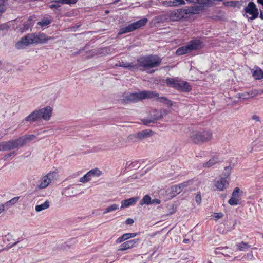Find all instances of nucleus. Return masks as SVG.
I'll use <instances>...</instances> for the list:
<instances>
[{"label":"nucleus","instance_id":"obj_1","mask_svg":"<svg viewBox=\"0 0 263 263\" xmlns=\"http://www.w3.org/2000/svg\"><path fill=\"white\" fill-rule=\"evenodd\" d=\"M159 94L155 91L150 90H144L138 92L130 93L128 92L125 96V98L123 99L124 103L137 102L139 101L157 98V99L161 102L165 103L169 105H172L171 101L164 97H158Z\"/></svg>","mask_w":263,"mask_h":263},{"label":"nucleus","instance_id":"obj_2","mask_svg":"<svg viewBox=\"0 0 263 263\" xmlns=\"http://www.w3.org/2000/svg\"><path fill=\"white\" fill-rule=\"evenodd\" d=\"M50 39L51 37H48L43 33H28L16 43L15 47L17 49H22L30 44L46 43Z\"/></svg>","mask_w":263,"mask_h":263},{"label":"nucleus","instance_id":"obj_3","mask_svg":"<svg viewBox=\"0 0 263 263\" xmlns=\"http://www.w3.org/2000/svg\"><path fill=\"white\" fill-rule=\"evenodd\" d=\"M137 61V67H139L140 70L153 73L155 70L151 69L158 67L161 63V59L158 55L151 54L141 57Z\"/></svg>","mask_w":263,"mask_h":263},{"label":"nucleus","instance_id":"obj_4","mask_svg":"<svg viewBox=\"0 0 263 263\" xmlns=\"http://www.w3.org/2000/svg\"><path fill=\"white\" fill-rule=\"evenodd\" d=\"M212 138V133L210 130H196L190 134L189 140L196 144H201L210 141Z\"/></svg>","mask_w":263,"mask_h":263},{"label":"nucleus","instance_id":"obj_5","mask_svg":"<svg viewBox=\"0 0 263 263\" xmlns=\"http://www.w3.org/2000/svg\"><path fill=\"white\" fill-rule=\"evenodd\" d=\"M202 42L200 40H192L187 45L182 46L177 49L176 53L178 55H183L190 53L193 50L199 49L202 47Z\"/></svg>","mask_w":263,"mask_h":263},{"label":"nucleus","instance_id":"obj_6","mask_svg":"<svg viewBox=\"0 0 263 263\" xmlns=\"http://www.w3.org/2000/svg\"><path fill=\"white\" fill-rule=\"evenodd\" d=\"M195 10L193 7L184 9H178L170 13V17L173 21H177L182 18L186 17V15L190 13H195Z\"/></svg>","mask_w":263,"mask_h":263},{"label":"nucleus","instance_id":"obj_7","mask_svg":"<svg viewBox=\"0 0 263 263\" xmlns=\"http://www.w3.org/2000/svg\"><path fill=\"white\" fill-rule=\"evenodd\" d=\"M147 21L148 20L147 18H144L134 22L128 25L127 26L121 28L118 33V34L121 35L132 32L134 30L144 26L147 23Z\"/></svg>","mask_w":263,"mask_h":263},{"label":"nucleus","instance_id":"obj_8","mask_svg":"<svg viewBox=\"0 0 263 263\" xmlns=\"http://www.w3.org/2000/svg\"><path fill=\"white\" fill-rule=\"evenodd\" d=\"M245 14L249 20H254L258 16V10L254 2H250L244 9Z\"/></svg>","mask_w":263,"mask_h":263},{"label":"nucleus","instance_id":"obj_9","mask_svg":"<svg viewBox=\"0 0 263 263\" xmlns=\"http://www.w3.org/2000/svg\"><path fill=\"white\" fill-rule=\"evenodd\" d=\"M55 174L54 172H49L47 175L42 177L39 181L37 187L40 190L46 188L54 178Z\"/></svg>","mask_w":263,"mask_h":263},{"label":"nucleus","instance_id":"obj_10","mask_svg":"<svg viewBox=\"0 0 263 263\" xmlns=\"http://www.w3.org/2000/svg\"><path fill=\"white\" fill-rule=\"evenodd\" d=\"M19 147L17 139L0 142V151H11Z\"/></svg>","mask_w":263,"mask_h":263},{"label":"nucleus","instance_id":"obj_11","mask_svg":"<svg viewBox=\"0 0 263 263\" xmlns=\"http://www.w3.org/2000/svg\"><path fill=\"white\" fill-rule=\"evenodd\" d=\"M102 172L97 168L92 169L88 172L82 177L80 178L79 181L82 183H86L90 181L92 177H99L101 175Z\"/></svg>","mask_w":263,"mask_h":263},{"label":"nucleus","instance_id":"obj_12","mask_svg":"<svg viewBox=\"0 0 263 263\" xmlns=\"http://www.w3.org/2000/svg\"><path fill=\"white\" fill-rule=\"evenodd\" d=\"M154 132L149 129H145L130 135L129 138H135L137 140H142L152 136Z\"/></svg>","mask_w":263,"mask_h":263},{"label":"nucleus","instance_id":"obj_13","mask_svg":"<svg viewBox=\"0 0 263 263\" xmlns=\"http://www.w3.org/2000/svg\"><path fill=\"white\" fill-rule=\"evenodd\" d=\"M41 119L45 121L50 120L52 113V109L50 106H47L40 109H37Z\"/></svg>","mask_w":263,"mask_h":263},{"label":"nucleus","instance_id":"obj_14","mask_svg":"<svg viewBox=\"0 0 263 263\" xmlns=\"http://www.w3.org/2000/svg\"><path fill=\"white\" fill-rule=\"evenodd\" d=\"M213 184L215 190L222 191L228 187L229 182L226 178L221 177L219 179L215 180Z\"/></svg>","mask_w":263,"mask_h":263},{"label":"nucleus","instance_id":"obj_15","mask_svg":"<svg viewBox=\"0 0 263 263\" xmlns=\"http://www.w3.org/2000/svg\"><path fill=\"white\" fill-rule=\"evenodd\" d=\"M139 240V239H135L128 240V241L123 243L122 244H121L119 246L118 250L124 251L127 250L128 249H131V248H133L134 247H137V246L138 245Z\"/></svg>","mask_w":263,"mask_h":263},{"label":"nucleus","instance_id":"obj_16","mask_svg":"<svg viewBox=\"0 0 263 263\" xmlns=\"http://www.w3.org/2000/svg\"><path fill=\"white\" fill-rule=\"evenodd\" d=\"M80 194V190L74 186H69L64 189L62 194L66 197H74Z\"/></svg>","mask_w":263,"mask_h":263},{"label":"nucleus","instance_id":"obj_17","mask_svg":"<svg viewBox=\"0 0 263 263\" xmlns=\"http://www.w3.org/2000/svg\"><path fill=\"white\" fill-rule=\"evenodd\" d=\"M240 189L238 187H235L232 194L231 198L229 200L228 203L231 205H236L238 204L240 195L239 194Z\"/></svg>","mask_w":263,"mask_h":263},{"label":"nucleus","instance_id":"obj_18","mask_svg":"<svg viewBox=\"0 0 263 263\" xmlns=\"http://www.w3.org/2000/svg\"><path fill=\"white\" fill-rule=\"evenodd\" d=\"M34 135H26L20 137L17 139L20 147L23 146L26 143L34 140L36 138Z\"/></svg>","mask_w":263,"mask_h":263},{"label":"nucleus","instance_id":"obj_19","mask_svg":"<svg viewBox=\"0 0 263 263\" xmlns=\"http://www.w3.org/2000/svg\"><path fill=\"white\" fill-rule=\"evenodd\" d=\"M40 119L37 109L34 110L25 118L26 121L35 122Z\"/></svg>","mask_w":263,"mask_h":263},{"label":"nucleus","instance_id":"obj_20","mask_svg":"<svg viewBox=\"0 0 263 263\" xmlns=\"http://www.w3.org/2000/svg\"><path fill=\"white\" fill-rule=\"evenodd\" d=\"M138 198L135 197L130 198L124 200L121 202V208H127L130 206L135 205L137 201Z\"/></svg>","mask_w":263,"mask_h":263},{"label":"nucleus","instance_id":"obj_21","mask_svg":"<svg viewBox=\"0 0 263 263\" xmlns=\"http://www.w3.org/2000/svg\"><path fill=\"white\" fill-rule=\"evenodd\" d=\"M34 24V21L30 17L26 21L23 25V27L20 28V31L22 32L26 31L29 30Z\"/></svg>","mask_w":263,"mask_h":263},{"label":"nucleus","instance_id":"obj_22","mask_svg":"<svg viewBox=\"0 0 263 263\" xmlns=\"http://www.w3.org/2000/svg\"><path fill=\"white\" fill-rule=\"evenodd\" d=\"M177 89L182 91H189L191 90V87L187 82L179 81Z\"/></svg>","mask_w":263,"mask_h":263},{"label":"nucleus","instance_id":"obj_23","mask_svg":"<svg viewBox=\"0 0 263 263\" xmlns=\"http://www.w3.org/2000/svg\"><path fill=\"white\" fill-rule=\"evenodd\" d=\"M254 78L256 80L263 79V71L259 67H256L251 70Z\"/></svg>","mask_w":263,"mask_h":263},{"label":"nucleus","instance_id":"obj_24","mask_svg":"<svg viewBox=\"0 0 263 263\" xmlns=\"http://www.w3.org/2000/svg\"><path fill=\"white\" fill-rule=\"evenodd\" d=\"M162 118V113L160 114L159 115L157 116V117H153V118H149L147 119H143L142 120V122L144 123V124L146 125H148L149 124L151 123H155L156 121L161 119Z\"/></svg>","mask_w":263,"mask_h":263},{"label":"nucleus","instance_id":"obj_25","mask_svg":"<svg viewBox=\"0 0 263 263\" xmlns=\"http://www.w3.org/2000/svg\"><path fill=\"white\" fill-rule=\"evenodd\" d=\"M116 66L124 68H128L129 69L137 68V65L136 64H134V63L124 62L123 61L119 62V63H117Z\"/></svg>","mask_w":263,"mask_h":263},{"label":"nucleus","instance_id":"obj_26","mask_svg":"<svg viewBox=\"0 0 263 263\" xmlns=\"http://www.w3.org/2000/svg\"><path fill=\"white\" fill-rule=\"evenodd\" d=\"M52 21V20L51 17L49 16L47 17H44L40 21L37 23V24L41 27H44L51 23Z\"/></svg>","mask_w":263,"mask_h":263},{"label":"nucleus","instance_id":"obj_27","mask_svg":"<svg viewBox=\"0 0 263 263\" xmlns=\"http://www.w3.org/2000/svg\"><path fill=\"white\" fill-rule=\"evenodd\" d=\"M220 161V159L217 156H213L207 162L203 164L204 167H211Z\"/></svg>","mask_w":263,"mask_h":263},{"label":"nucleus","instance_id":"obj_28","mask_svg":"<svg viewBox=\"0 0 263 263\" xmlns=\"http://www.w3.org/2000/svg\"><path fill=\"white\" fill-rule=\"evenodd\" d=\"M50 206V202L46 200L43 203L35 206V209L36 212H39L43 210L47 209Z\"/></svg>","mask_w":263,"mask_h":263},{"label":"nucleus","instance_id":"obj_29","mask_svg":"<svg viewBox=\"0 0 263 263\" xmlns=\"http://www.w3.org/2000/svg\"><path fill=\"white\" fill-rule=\"evenodd\" d=\"M179 81L178 79L174 78H168L166 79V83L168 85L177 89L178 87V85L179 84Z\"/></svg>","mask_w":263,"mask_h":263},{"label":"nucleus","instance_id":"obj_30","mask_svg":"<svg viewBox=\"0 0 263 263\" xmlns=\"http://www.w3.org/2000/svg\"><path fill=\"white\" fill-rule=\"evenodd\" d=\"M236 246L237 250L241 251H245L247 249L250 248V246L249 245L248 243L245 242L243 241H242L241 242L237 244Z\"/></svg>","mask_w":263,"mask_h":263},{"label":"nucleus","instance_id":"obj_31","mask_svg":"<svg viewBox=\"0 0 263 263\" xmlns=\"http://www.w3.org/2000/svg\"><path fill=\"white\" fill-rule=\"evenodd\" d=\"M257 96V92L256 91V89L251 90L248 92L242 93L240 95V98H249V96H250L251 97H253L254 96Z\"/></svg>","mask_w":263,"mask_h":263},{"label":"nucleus","instance_id":"obj_32","mask_svg":"<svg viewBox=\"0 0 263 263\" xmlns=\"http://www.w3.org/2000/svg\"><path fill=\"white\" fill-rule=\"evenodd\" d=\"M140 204L142 205L143 204H152V199L151 197L148 195H145L142 199L140 201Z\"/></svg>","mask_w":263,"mask_h":263},{"label":"nucleus","instance_id":"obj_33","mask_svg":"<svg viewBox=\"0 0 263 263\" xmlns=\"http://www.w3.org/2000/svg\"><path fill=\"white\" fill-rule=\"evenodd\" d=\"M20 197H15L11 200L8 201L5 203L4 206H6L7 208H10L12 205L15 204L18 200Z\"/></svg>","mask_w":263,"mask_h":263},{"label":"nucleus","instance_id":"obj_34","mask_svg":"<svg viewBox=\"0 0 263 263\" xmlns=\"http://www.w3.org/2000/svg\"><path fill=\"white\" fill-rule=\"evenodd\" d=\"M187 2L193 3L195 4H198L201 5V6L204 7L208 5V0H186Z\"/></svg>","mask_w":263,"mask_h":263},{"label":"nucleus","instance_id":"obj_35","mask_svg":"<svg viewBox=\"0 0 263 263\" xmlns=\"http://www.w3.org/2000/svg\"><path fill=\"white\" fill-rule=\"evenodd\" d=\"M171 190V193L173 196H175L176 195L182 192L180 189V186H179L178 185L172 186Z\"/></svg>","mask_w":263,"mask_h":263},{"label":"nucleus","instance_id":"obj_36","mask_svg":"<svg viewBox=\"0 0 263 263\" xmlns=\"http://www.w3.org/2000/svg\"><path fill=\"white\" fill-rule=\"evenodd\" d=\"M119 209V205L116 204H113L111 205L110 206L106 208L104 211L103 212V214H106L107 213L115 211Z\"/></svg>","mask_w":263,"mask_h":263},{"label":"nucleus","instance_id":"obj_37","mask_svg":"<svg viewBox=\"0 0 263 263\" xmlns=\"http://www.w3.org/2000/svg\"><path fill=\"white\" fill-rule=\"evenodd\" d=\"M60 4H62L61 0L53 1L52 2V4L50 5L49 7L51 9H57L60 6Z\"/></svg>","mask_w":263,"mask_h":263},{"label":"nucleus","instance_id":"obj_38","mask_svg":"<svg viewBox=\"0 0 263 263\" xmlns=\"http://www.w3.org/2000/svg\"><path fill=\"white\" fill-rule=\"evenodd\" d=\"M170 3L169 6H177L185 4L183 0H174L173 2H170Z\"/></svg>","mask_w":263,"mask_h":263},{"label":"nucleus","instance_id":"obj_39","mask_svg":"<svg viewBox=\"0 0 263 263\" xmlns=\"http://www.w3.org/2000/svg\"><path fill=\"white\" fill-rule=\"evenodd\" d=\"M237 3V1H226L223 2V4L225 6L235 7Z\"/></svg>","mask_w":263,"mask_h":263},{"label":"nucleus","instance_id":"obj_40","mask_svg":"<svg viewBox=\"0 0 263 263\" xmlns=\"http://www.w3.org/2000/svg\"><path fill=\"white\" fill-rule=\"evenodd\" d=\"M138 234L137 233H125L123 235V236L125 238V240H127L129 238L136 236Z\"/></svg>","mask_w":263,"mask_h":263},{"label":"nucleus","instance_id":"obj_41","mask_svg":"<svg viewBox=\"0 0 263 263\" xmlns=\"http://www.w3.org/2000/svg\"><path fill=\"white\" fill-rule=\"evenodd\" d=\"M224 249V247L216 248L215 250V253L216 254H221L224 256H229V255H228V254H225L224 252H222L221 250H223Z\"/></svg>","mask_w":263,"mask_h":263},{"label":"nucleus","instance_id":"obj_42","mask_svg":"<svg viewBox=\"0 0 263 263\" xmlns=\"http://www.w3.org/2000/svg\"><path fill=\"white\" fill-rule=\"evenodd\" d=\"M155 112H156V114L152 115L151 116V118L157 117V116L159 115L161 113H162V117H163L164 115H165L167 114V111L166 110H163V111H156Z\"/></svg>","mask_w":263,"mask_h":263},{"label":"nucleus","instance_id":"obj_43","mask_svg":"<svg viewBox=\"0 0 263 263\" xmlns=\"http://www.w3.org/2000/svg\"><path fill=\"white\" fill-rule=\"evenodd\" d=\"M4 1L3 0H1V2L0 3V13H3L6 10V6L4 4Z\"/></svg>","mask_w":263,"mask_h":263},{"label":"nucleus","instance_id":"obj_44","mask_svg":"<svg viewBox=\"0 0 263 263\" xmlns=\"http://www.w3.org/2000/svg\"><path fill=\"white\" fill-rule=\"evenodd\" d=\"M62 4H75L77 3V0H61Z\"/></svg>","mask_w":263,"mask_h":263},{"label":"nucleus","instance_id":"obj_45","mask_svg":"<svg viewBox=\"0 0 263 263\" xmlns=\"http://www.w3.org/2000/svg\"><path fill=\"white\" fill-rule=\"evenodd\" d=\"M224 250H221L222 252H224L225 254H228L229 255V254H233V251L231 249H229L228 247H224Z\"/></svg>","mask_w":263,"mask_h":263},{"label":"nucleus","instance_id":"obj_46","mask_svg":"<svg viewBox=\"0 0 263 263\" xmlns=\"http://www.w3.org/2000/svg\"><path fill=\"white\" fill-rule=\"evenodd\" d=\"M138 161H135V162H127L126 163V167H127V168H133V167H135V166L133 165V166H132L133 165V163H137Z\"/></svg>","mask_w":263,"mask_h":263},{"label":"nucleus","instance_id":"obj_47","mask_svg":"<svg viewBox=\"0 0 263 263\" xmlns=\"http://www.w3.org/2000/svg\"><path fill=\"white\" fill-rule=\"evenodd\" d=\"M196 201L197 204H200L201 201V197L200 193L197 194L196 196Z\"/></svg>","mask_w":263,"mask_h":263},{"label":"nucleus","instance_id":"obj_48","mask_svg":"<svg viewBox=\"0 0 263 263\" xmlns=\"http://www.w3.org/2000/svg\"><path fill=\"white\" fill-rule=\"evenodd\" d=\"M125 241V238L123 236V235L120 237H119L116 240V243H120L123 241Z\"/></svg>","mask_w":263,"mask_h":263},{"label":"nucleus","instance_id":"obj_49","mask_svg":"<svg viewBox=\"0 0 263 263\" xmlns=\"http://www.w3.org/2000/svg\"><path fill=\"white\" fill-rule=\"evenodd\" d=\"M215 215L214 217L216 220H217V219L221 218L223 216V215L222 213H215Z\"/></svg>","mask_w":263,"mask_h":263},{"label":"nucleus","instance_id":"obj_50","mask_svg":"<svg viewBox=\"0 0 263 263\" xmlns=\"http://www.w3.org/2000/svg\"><path fill=\"white\" fill-rule=\"evenodd\" d=\"M252 119L256 121V122H260V118L259 117V116L255 115H253L252 116Z\"/></svg>","mask_w":263,"mask_h":263},{"label":"nucleus","instance_id":"obj_51","mask_svg":"<svg viewBox=\"0 0 263 263\" xmlns=\"http://www.w3.org/2000/svg\"><path fill=\"white\" fill-rule=\"evenodd\" d=\"M160 203H161V201L158 199H155L152 200V204H159Z\"/></svg>","mask_w":263,"mask_h":263},{"label":"nucleus","instance_id":"obj_52","mask_svg":"<svg viewBox=\"0 0 263 263\" xmlns=\"http://www.w3.org/2000/svg\"><path fill=\"white\" fill-rule=\"evenodd\" d=\"M15 154V152H13L11 153H10L9 154H7L4 156V160H6L9 157Z\"/></svg>","mask_w":263,"mask_h":263},{"label":"nucleus","instance_id":"obj_53","mask_svg":"<svg viewBox=\"0 0 263 263\" xmlns=\"http://www.w3.org/2000/svg\"><path fill=\"white\" fill-rule=\"evenodd\" d=\"M187 182H184L181 184L178 185L179 186H180V189L181 191L187 186Z\"/></svg>","mask_w":263,"mask_h":263},{"label":"nucleus","instance_id":"obj_54","mask_svg":"<svg viewBox=\"0 0 263 263\" xmlns=\"http://www.w3.org/2000/svg\"><path fill=\"white\" fill-rule=\"evenodd\" d=\"M99 146L100 147L99 148L98 151H102V150H104V149H107V147H108L107 146H106V145H105L104 144L100 145Z\"/></svg>","mask_w":263,"mask_h":263},{"label":"nucleus","instance_id":"obj_55","mask_svg":"<svg viewBox=\"0 0 263 263\" xmlns=\"http://www.w3.org/2000/svg\"><path fill=\"white\" fill-rule=\"evenodd\" d=\"M125 222L126 224H132L134 223V220L131 218H128L126 220Z\"/></svg>","mask_w":263,"mask_h":263},{"label":"nucleus","instance_id":"obj_56","mask_svg":"<svg viewBox=\"0 0 263 263\" xmlns=\"http://www.w3.org/2000/svg\"><path fill=\"white\" fill-rule=\"evenodd\" d=\"M8 28V26L5 24H2L0 25V30H4V29H7Z\"/></svg>","mask_w":263,"mask_h":263},{"label":"nucleus","instance_id":"obj_57","mask_svg":"<svg viewBox=\"0 0 263 263\" xmlns=\"http://www.w3.org/2000/svg\"><path fill=\"white\" fill-rule=\"evenodd\" d=\"M4 211V205L0 204V214Z\"/></svg>","mask_w":263,"mask_h":263},{"label":"nucleus","instance_id":"obj_58","mask_svg":"<svg viewBox=\"0 0 263 263\" xmlns=\"http://www.w3.org/2000/svg\"><path fill=\"white\" fill-rule=\"evenodd\" d=\"M257 92V95H261L263 93V90L259 89V90H256Z\"/></svg>","mask_w":263,"mask_h":263},{"label":"nucleus","instance_id":"obj_59","mask_svg":"<svg viewBox=\"0 0 263 263\" xmlns=\"http://www.w3.org/2000/svg\"><path fill=\"white\" fill-rule=\"evenodd\" d=\"M257 3L262 5V4L263 3V0H257Z\"/></svg>","mask_w":263,"mask_h":263},{"label":"nucleus","instance_id":"obj_60","mask_svg":"<svg viewBox=\"0 0 263 263\" xmlns=\"http://www.w3.org/2000/svg\"><path fill=\"white\" fill-rule=\"evenodd\" d=\"M188 241H189V239H185L183 240V242H184V243H187Z\"/></svg>","mask_w":263,"mask_h":263},{"label":"nucleus","instance_id":"obj_61","mask_svg":"<svg viewBox=\"0 0 263 263\" xmlns=\"http://www.w3.org/2000/svg\"><path fill=\"white\" fill-rule=\"evenodd\" d=\"M260 17L261 18V19H263V15L262 14H260Z\"/></svg>","mask_w":263,"mask_h":263},{"label":"nucleus","instance_id":"obj_62","mask_svg":"<svg viewBox=\"0 0 263 263\" xmlns=\"http://www.w3.org/2000/svg\"><path fill=\"white\" fill-rule=\"evenodd\" d=\"M3 137V135H1V134H0V139H1V138H2Z\"/></svg>","mask_w":263,"mask_h":263},{"label":"nucleus","instance_id":"obj_63","mask_svg":"<svg viewBox=\"0 0 263 263\" xmlns=\"http://www.w3.org/2000/svg\"><path fill=\"white\" fill-rule=\"evenodd\" d=\"M135 164H136V163H133V165H132V166L134 165V166H135H135H135Z\"/></svg>","mask_w":263,"mask_h":263}]
</instances>
